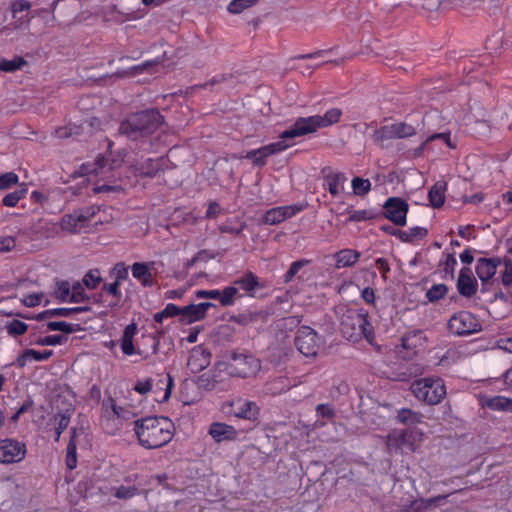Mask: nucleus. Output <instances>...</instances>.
<instances>
[{
  "instance_id": "f257e3e1",
  "label": "nucleus",
  "mask_w": 512,
  "mask_h": 512,
  "mask_svg": "<svg viewBox=\"0 0 512 512\" xmlns=\"http://www.w3.org/2000/svg\"><path fill=\"white\" fill-rule=\"evenodd\" d=\"M341 115L342 111L340 109L332 108L322 116L300 117L289 129L280 134L279 141L248 151L244 158L252 160L256 166H264L267 157L293 146L296 137L314 133L320 128L331 126L340 120Z\"/></svg>"
},
{
  "instance_id": "f03ea898",
  "label": "nucleus",
  "mask_w": 512,
  "mask_h": 512,
  "mask_svg": "<svg viewBox=\"0 0 512 512\" xmlns=\"http://www.w3.org/2000/svg\"><path fill=\"white\" fill-rule=\"evenodd\" d=\"M134 431L142 447L157 449L172 440L174 425L166 417H146L134 422Z\"/></svg>"
},
{
  "instance_id": "7ed1b4c3",
  "label": "nucleus",
  "mask_w": 512,
  "mask_h": 512,
  "mask_svg": "<svg viewBox=\"0 0 512 512\" xmlns=\"http://www.w3.org/2000/svg\"><path fill=\"white\" fill-rule=\"evenodd\" d=\"M161 115L158 111L147 110L130 115L120 125V131L129 137L137 138V134L148 135L160 125Z\"/></svg>"
},
{
  "instance_id": "20e7f679",
  "label": "nucleus",
  "mask_w": 512,
  "mask_h": 512,
  "mask_svg": "<svg viewBox=\"0 0 512 512\" xmlns=\"http://www.w3.org/2000/svg\"><path fill=\"white\" fill-rule=\"evenodd\" d=\"M414 396L430 405L440 403L446 396L444 381L439 377H426L414 381L411 385Z\"/></svg>"
},
{
  "instance_id": "39448f33",
  "label": "nucleus",
  "mask_w": 512,
  "mask_h": 512,
  "mask_svg": "<svg viewBox=\"0 0 512 512\" xmlns=\"http://www.w3.org/2000/svg\"><path fill=\"white\" fill-rule=\"evenodd\" d=\"M423 440L424 433L420 429L394 430L387 436V447L391 452L403 448L414 452Z\"/></svg>"
},
{
  "instance_id": "423d86ee",
  "label": "nucleus",
  "mask_w": 512,
  "mask_h": 512,
  "mask_svg": "<svg viewBox=\"0 0 512 512\" xmlns=\"http://www.w3.org/2000/svg\"><path fill=\"white\" fill-rule=\"evenodd\" d=\"M343 335L349 340H356L364 336L370 343L374 339L373 327L368 321L367 315L363 313H353L348 316L341 324Z\"/></svg>"
},
{
  "instance_id": "0eeeda50",
  "label": "nucleus",
  "mask_w": 512,
  "mask_h": 512,
  "mask_svg": "<svg viewBox=\"0 0 512 512\" xmlns=\"http://www.w3.org/2000/svg\"><path fill=\"white\" fill-rule=\"evenodd\" d=\"M318 333L309 326H301L297 330L295 345L305 357H315L321 345Z\"/></svg>"
},
{
  "instance_id": "6e6552de",
  "label": "nucleus",
  "mask_w": 512,
  "mask_h": 512,
  "mask_svg": "<svg viewBox=\"0 0 512 512\" xmlns=\"http://www.w3.org/2000/svg\"><path fill=\"white\" fill-rule=\"evenodd\" d=\"M481 325L477 318L468 311L454 314L448 321L449 331L458 336L469 335L479 331Z\"/></svg>"
},
{
  "instance_id": "1a4fd4ad",
  "label": "nucleus",
  "mask_w": 512,
  "mask_h": 512,
  "mask_svg": "<svg viewBox=\"0 0 512 512\" xmlns=\"http://www.w3.org/2000/svg\"><path fill=\"white\" fill-rule=\"evenodd\" d=\"M173 384V377L170 374H166L158 381L159 389L163 390V393L161 395L158 394L157 390H153V380L151 378L138 380L134 386V390L141 395L153 391V393L155 394L154 399L157 402L163 403L169 400Z\"/></svg>"
},
{
  "instance_id": "9d476101",
  "label": "nucleus",
  "mask_w": 512,
  "mask_h": 512,
  "mask_svg": "<svg viewBox=\"0 0 512 512\" xmlns=\"http://www.w3.org/2000/svg\"><path fill=\"white\" fill-rule=\"evenodd\" d=\"M27 448L24 442L13 438L0 440V463H19L26 457Z\"/></svg>"
},
{
  "instance_id": "9b49d317",
  "label": "nucleus",
  "mask_w": 512,
  "mask_h": 512,
  "mask_svg": "<svg viewBox=\"0 0 512 512\" xmlns=\"http://www.w3.org/2000/svg\"><path fill=\"white\" fill-rule=\"evenodd\" d=\"M385 217L396 226H405L407 223V214L409 204L400 197H390L383 205Z\"/></svg>"
},
{
  "instance_id": "f8f14e48",
  "label": "nucleus",
  "mask_w": 512,
  "mask_h": 512,
  "mask_svg": "<svg viewBox=\"0 0 512 512\" xmlns=\"http://www.w3.org/2000/svg\"><path fill=\"white\" fill-rule=\"evenodd\" d=\"M416 134V129L410 124L404 122H395L384 125L373 133V139L376 142H383L395 138H406Z\"/></svg>"
},
{
  "instance_id": "ddd939ff",
  "label": "nucleus",
  "mask_w": 512,
  "mask_h": 512,
  "mask_svg": "<svg viewBox=\"0 0 512 512\" xmlns=\"http://www.w3.org/2000/svg\"><path fill=\"white\" fill-rule=\"evenodd\" d=\"M195 295L198 299L218 300L223 307L233 306L237 299L243 297L235 286H226L222 290H198Z\"/></svg>"
},
{
  "instance_id": "4468645a",
  "label": "nucleus",
  "mask_w": 512,
  "mask_h": 512,
  "mask_svg": "<svg viewBox=\"0 0 512 512\" xmlns=\"http://www.w3.org/2000/svg\"><path fill=\"white\" fill-rule=\"evenodd\" d=\"M94 215V208H90L85 212L64 215L60 221V227L63 231L69 233L82 232L86 229Z\"/></svg>"
},
{
  "instance_id": "2eb2a0df",
  "label": "nucleus",
  "mask_w": 512,
  "mask_h": 512,
  "mask_svg": "<svg viewBox=\"0 0 512 512\" xmlns=\"http://www.w3.org/2000/svg\"><path fill=\"white\" fill-rule=\"evenodd\" d=\"M159 266L162 267L163 264L155 261L136 262L131 266V273L143 286L150 287L154 284V278L159 273Z\"/></svg>"
},
{
  "instance_id": "dca6fc26",
  "label": "nucleus",
  "mask_w": 512,
  "mask_h": 512,
  "mask_svg": "<svg viewBox=\"0 0 512 512\" xmlns=\"http://www.w3.org/2000/svg\"><path fill=\"white\" fill-rule=\"evenodd\" d=\"M302 210L299 205H287L274 207L267 210L261 218V222L266 225H276L284 220L293 217Z\"/></svg>"
},
{
  "instance_id": "f3484780",
  "label": "nucleus",
  "mask_w": 512,
  "mask_h": 512,
  "mask_svg": "<svg viewBox=\"0 0 512 512\" xmlns=\"http://www.w3.org/2000/svg\"><path fill=\"white\" fill-rule=\"evenodd\" d=\"M79 173L81 176H87L89 181H91V177H99L102 180H108L111 178V166L107 164L104 157H97V159L90 163H84L81 165L79 169Z\"/></svg>"
},
{
  "instance_id": "a211bd4d",
  "label": "nucleus",
  "mask_w": 512,
  "mask_h": 512,
  "mask_svg": "<svg viewBox=\"0 0 512 512\" xmlns=\"http://www.w3.org/2000/svg\"><path fill=\"white\" fill-rule=\"evenodd\" d=\"M260 368V361L254 356L243 355L234 359L233 373L239 377L246 378L254 376Z\"/></svg>"
},
{
  "instance_id": "6ab92c4d",
  "label": "nucleus",
  "mask_w": 512,
  "mask_h": 512,
  "mask_svg": "<svg viewBox=\"0 0 512 512\" xmlns=\"http://www.w3.org/2000/svg\"><path fill=\"white\" fill-rule=\"evenodd\" d=\"M233 414L237 418L255 421L259 415V407L253 401L238 398L231 402Z\"/></svg>"
},
{
  "instance_id": "aec40b11",
  "label": "nucleus",
  "mask_w": 512,
  "mask_h": 512,
  "mask_svg": "<svg viewBox=\"0 0 512 512\" xmlns=\"http://www.w3.org/2000/svg\"><path fill=\"white\" fill-rule=\"evenodd\" d=\"M426 346V337L423 331L413 330L402 337V347L408 356L417 354Z\"/></svg>"
},
{
  "instance_id": "412c9836",
  "label": "nucleus",
  "mask_w": 512,
  "mask_h": 512,
  "mask_svg": "<svg viewBox=\"0 0 512 512\" xmlns=\"http://www.w3.org/2000/svg\"><path fill=\"white\" fill-rule=\"evenodd\" d=\"M210 364V353L201 346L192 349L187 366L192 373H198L208 367Z\"/></svg>"
},
{
  "instance_id": "4be33fe9",
  "label": "nucleus",
  "mask_w": 512,
  "mask_h": 512,
  "mask_svg": "<svg viewBox=\"0 0 512 512\" xmlns=\"http://www.w3.org/2000/svg\"><path fill=\"white\" fill-rule=\"evenodd\" d=\"M103 407V418L108 421H112L116 427L121 424V419H126L129 411L120 407L116 404V402L109 398L105 400L102 404Z\"/></svg>"
},
{
  "instance_id": "5701e85b",
  "label": "nucleus",
  "mask_w": 512,
  "mask_h": 512,
  "mask_svg": "<svg viewBox=\"0 0 512 512\" xmlns=\"http://www.w3.org/2000/svg\"><path fill=\"white\" fill-rule=\"evenodd\" d=\"M208 433L216 442L235 440L238 436V432L233 426L222 422L212 423Z\"/></svg>"
},
{
  "instance_id": "b1692460",
  "label": "nucleus",
  "mask_w": 512,
  "mask_h": 512,
  "mask_svg": "<svg viewBox=\"0 0 512 512\" xmlns=\"http://www.w3.org/2000/svg\"><path fill=\"white\" fill-rule=\"evenodd\" d=\"M499 258H480L476 264V274L482 282L490 280L497 272L500 265Z\"/></svg>"
},
{
  "instance_id": "393cba45",
  "label": "nucleus",
  "mask_w": 512,
  "mask_h": 512,
  "mask_svg": "<svg viewBox=\"0 0 512 512\" xmlns=\"http://www.w3.org/2000/svg\"><path fill=\"white\" fill-rule=\"evenodd\" d=\"M214 307L213 303L204 302L192 304L182 308V319L187 323H193L205 318L207 311Z\"/></svg>"
},
{
  "instance_id": "a878e982",
  "label": "nucleus",
  "mask_w": 512,
  "mask_h": 512,
  "mask_svg": "<svg viewBox=\"0 0 512 512\" xmlns=\"http://www.w3.org/2000/svg\"><path fill=\"white\" fill-rule=\"evenodd\" d=\"M457 288L461 295L471 297L477 291V282L469 268H462L459 273Z\"/></svg>"
},
{
  "instance_id": "bb28decb",
  "label": "nucleus",
  "mask_w": 512,
  "mask_h": 512,
  "mask_svg": "<svg viewBox=\"0 0 512 512\" xmlns=\"http://www.w3.org/2000/svg\"><path fill=\"white\" fill-rule=\"evenodd\" d=\"M347 177L342 172L330 171L324 176V184L333 197L340 196L344 192Z\"/></svg>"
},
{
  "instance_id": "cd10ccee",
  "label": "nucleus",
  "mask_w": 512,
  "mask_h": 512,
  "mask_svg": "<svg viewBox=\"0 0 512 512\" xmlns=\"http://www.w3.org/2000/svg\"><path fill=\"white\" fill-rule=\"evenodd\" d=\"M231 286H235L238 292L242 290L246 295L253 297L260 287L258 277L252 272H246L243 276L234 280Z\"/></svg>"
},
{
  "instance_id": "c85d7f7f",
  "label": "nucleus",
  "mask_w": 512,
  "mask_h": 512,
  "mask_svg": "<svg viewBox=\"0 0 512 512\" xmlns=\"http://www.w3.org/2000/svg\"><path fill=\"white\" fill-rule=\"evenodd\" d=\"M137 332L138 328L135 323H131L125 327L120 338V347L124 355L132 356L137 353L134 346V337L136 336Z\"/></svg>"
},
{
  "instance_id": "c756f323",
  "label": "nucleus",
  "mask_w": 512,
  "mask_h": 512,
  "mask_svg": "<svg viewBox=\"0 0 512 512\" xmlns=\"http://www.w3.org/2000/svg\"><path fill=\"white\" fill-rule=\"evenodd\" d=\"M392 235L399 238L402 242L414 243L424 239L428 235V230L425 227L414 226L407 230H397Z\"/></svg>"
},
{
  "instance_id": "7c9ffc66",
  "label": "nucleus",
  "mask_w": 512,
  "mask_h": 512,
  "mask_svg": "<svg viewBox=\"0 0 512 512\" xmlns=\"http://www.w3.org/2000/svg\"><path fill=\"white\" fill-rule=\"evenodd\" d=\"M53 354L52 350H43L38 351L34 349H27L21 355L18 356L16 362L19 367L26 366L29 362L36 361H44L50 358Z\"/></svg>"
},
{
  "instance_id": "2f4dec72",
  "label": "nucleus",
  "mask_w": 512,
  "mask_h": 512,
  "mask_svg": "<svg viewBox=\"0 0 512 512\" xmlns=\"http://www.w3.org/2000/svg\"><path fill=\"white\" fill-rule=\"evenodd\" d=\"M447 185L443 181L436 182L429 190L428 199L433 208H440L445 203Z\"/></svg>"
},
{
  "instance_id": "473e14b6",
  "label": "nucleus",
  "mask_w": 512,
  "mask_h": 512,
  "mask_svg": "<svg viewBox=\"0 0 512 512\" xmlns=\"http://www.w3.org/2000/svg\"><path fill=\"white\" fill-rule=\"evenodd\" d=\"M360 257V253L353 249H343L337 252L334 256L336 266L344 268L354 265Z\"/></svg>"
},
{
  "instance_id": "72a5a7b5",
  "label": "nucleus",
  "mask_w": 512,
  "mask_h": 512,
  "mask_svg": "<svg viewBox=\"0 0 512 512\" xmlns=\"http://www.w3.org/2000/svg\"><path fill=\"white\" fill-rule=\"evenodd\" d=\"M482 405L488 407L491 410L512 412V399L504 396L488 398L483 402Z\"/></svg>"
},
{
  "instance_id": "f704fd0d",
  "label": "nucleus",
  "mask_w": 512,
  "mask_h": 512,
  "mask_svg": "<svg viewBox=\"0 0 512 512\" xmlns=\"http://www.w3.org/2000/svg\"><path fill=\"white\" fill-rule=\"evenodd\" d=\"M166 159L161 157L157 159H147L140 167L141 174L146 176H154L159 170L163 169Z\"/></svg>"
},
{
  "instance_id": "c9c22d12",
  "label": "nucleus",
  "mask_w": 512,
  "mask_h": 512,
  "mask_svg": "<svg viewBox=\"0 0 512 512\" xmlns=\"http://www.w3.org/2000/svg\"><path fill=\"white\" fill-rule=\"evenodd\" d=\"M115 270L118 271L117 280L112 283L105 284L103 286V291H105L108 295L119 298L121 296V292L119 290V281L118 280L124 279L126 277L127 269L124 267L123 264H118V265H116Z\"/></svg>"
},
{
  "instance_id": "e433bc0d",
  "label": "nucleus",
  "mask_w": 512,
  "mask_h": 512,
  "mask_svg": "<svg viewBox=\"0 0 512 512\" xmlns=\"http://www.w3.org/2000/svg\"><path fill=\"white\" fill-rule=\"evenodd\" d=\"M25 65H27V61L21 56H15L13 59H0V70L6 73H13L18 70H21Z\"/></svg>"
},
{
  "instance_id": "4c0bfd02",
  "label": "nucleus",
  "mask_w": 512,
  "mask_h": 512,
  "mask_svg": "<svg viewBox=\"0 0 512 512\" xmlns=\"http://www.w3.org/2000/svg\"><path fill=\"white\" fill-rule=\"evenodd\" d=\"M397 419L402 424L413 425L421 423L423 415L420 412L413 411L408 408H402L398 412Z\"/></svg>"
},
{
  "instance_id": "58836bf2",
  "label": "nucleus",
  "mask_w": 512,
  "mask_h": 512,
  "mask_svg": "<svg viewBox=\"0 0 512 512\" xmlns=\"http://www.w3.org/2000/svg\"><path fill=\"white\" fill-rule=\"evenodd\" d=\"M20 189L13 191L11 193L6 194L3 199L2 203L6 207H15L18 202L23 199L27 194V186L26 184L22 183L20 184Z\"/></svg>"
},
{
  "instance_id": "ea45409f",
  "label": "nucleus",
  "mask_w": 512,
  "mask_h": 512,
  "mask_svg": "<svg viewBox=\"0 0 512 512\" xmlns=\"http://www.w3.org/2000/svg\"><path fill=\"white\" fill-rule=\"evenodd\" d=\"M353 193L357 196H364L371 190V182L369 179L354 177L351 181Z\"/></svg>"
},
{
  "instance_id": "a19ab883",
  "label": "nucleus",
  "mask_w": 512,
  "mask_h": 512,
  "mask_svg": "<svg viewBox=\"0 0 512 512\" xmlns=\"http://www.w3.org/2000/svg\"><path fill=\"white\" fill-rule=\"evenodd\" d=\"M66 466L72 470L77 466V446L75 442V434L72 435L66 448Z\"/></svg>"
},
{
  "instance_id": "79ce46f5",
  "label": "nucleus",
  "mask_w": 512,
  "mask_h": 512,
  "mask_svg": "<svg viewBox=\"0 0 512 512\" xmlns=\"http://www.w3.org/2000/svg\"><path fill=\"white\" fill-rule=\"evenodd\" d=\"M258 0H233L229 3L227 9L232 14H239L245 9L254 6Z\"/></svg>"
},
{
  "instance_id": "37998d69",
  "label": "nucleus",
  "mask_w": 512,
  "mask_h": 512,
  "mask_svg": "<svg viewBox=\"0 0 512 512\" xmlns=\"http://www.w3.org/2000/svg\"><path fill=\"white\" fill-rule=\"evenodd\" d=\"M28 325L20 320L14 319L7 323L6 330L11 336H20L27 332Z\"/></svg>"
},
{
  "instance_id": "c03bdc74",
  "label": "nucleus",
  "mask_w": 512,
  "mask_h": 512,
  "mask_svg": "<svg viewBox=\"0 0 512 512\" xmlns=\"http://www.w3.org/2000/svg\"><path fill=\"white\" fill-rule=\"evenodd\" d=\"M440 266L442 267L445 275L453 277L455 268L457 266V259L453 254H446L441 259Z\"/></svg>"
},
{
  "instance_id": "a18cd8bd",
  "label": "nucleus",
  "mask_w": 512,
  "mask_h": 512,
  "mask_svg": "<svg viewBox=\"0 0 512 512\" xmlns=\"http://www.w3.org/2000/svg\"><path fill=\"white\" fill-rule=\"evenodd\" d=\"M19 177L14 172H6L0 175V191L8 190L18 184Z\"/></svg>"
},
{
  "instance_id": "49530a36",
  "label": "nucleus",
  "mask_w": 512,
  "mask_h": 512,
  "mask_svg": "<svg viewBox=\"0 0 512 512\" xmlns=\"http://www.w3.org/2000/svg\"><path fill=\"white\" fill-rule=\"evenodd\" d=\"M72 286L67 281H60L56 284L55 296L61 301H69Z\"/></svg>"
},
{
  "instance_id": "de8ad7c7",
  "label": "nucleus",
  "mask_w": 512,
  "mask_h": 512,
  "mask_svg": "<svg viewBox=\"0 0 512 512\" xmlns=\"http://www.w3.org/2000/svg\"><path fill=\"white\" fill-rule=\"evenodd\" d=\"M87 307H73V308H57L47 311L50 315L53 316H61V317H68L73 314H78L83 311H87Z\"/></svg>"
},
{
  "instance_id": "09e8293b",
  "label": "nucleus",
  "mask_w": 512,
  "mask_h": 512,
  "mask_svg": "<svg viewBox=\"0 0 512 512\" xmlns=\"http://www.w3.org/2000/svg\"><path fill=\"white\" fill-rule=\"evenodd\" d=\"M447 293V287L444 284H435L427 291V298L430 301H437L443 298Z\"/></svg>"
},
{
  "instance_id": "8fccbe9b",
  "label": "nucleus",
  "mask_w": 512,
  "mask_h": 512,
  "mask_svg": "<svg viewBox=\"0 0 512 512\" xmlns=\"http://www.w3.org/2000/svg\"><path fill=\"white\" fill-rule=\"evenodd\" d=\"M47 329L49 331H61L67 334L74 332L73 324L65 321H50L47 323Z\"/></svg>"
},
{
  "instance_id": "3c124183",
  "label": "nucleus",
  "mask_w": 512,
  "mask_h": 512,
  "mask_svg": "<svg viewBox=\"0 0 512 512\" xmlns=\"http://www.w3.org/2000/svg\"><path fill=\"white\" fill-rule=\"evenodd\" d=\"M77 134H79V127L76 125L62 126L55 130V136L59 139L68 138Z\"/></svg>"
},
{
  "instance_id": "603ef678",
  "label": "nucleus",
  "mask_w": 512,
  "mask_h": 512,
  "mask_svg": "<svg viewBox=\"0 0 512 512\" xmlns=\"http://www.w3.org/2000/svg\"><path fill=\"white\" fill-rule=\"evenodd\" d=\"M86 298L84 286L80 283H74L71 289L69 302L79 303Z\"/></svg>"
},
{
  "instance_id": "864d4df0",
  "label": "nucleus",
  "mask_w": 512,
  "mask_h": 512,
  "mask_svg": "<svg viewBox=\"0 0 512 512\" xmlns=\"http://www.w3.org/2000/svg\"><path fill=\"white\" fill-rule=\"evenodd\" d=\"M65 340L62 335H47L38 339L37 344L43 346H57L61 345Z\"/></svg>"
},
{
  "instance_id": "5fc2aeb1",
  "label": "nucleus",
  "mask_w": 512,
  "mask_h": 512,
  "mask_svg": "<svg viewBox=\"0 0 512 512\" xmlns=\"http://www.w3.org/2000/svg\"><path fill=\"white\" fill-rule=\"evenodd\" d=\"M501 282L504 286H509L512 283V260L504 259V270L501 273Z\"/></svg>"
},
{
  "instance_id": "6e6d98bb",
  "label": "nucleus",
  "mask_w": 512,
  "mask_h": 512,
  "mask_svg": "<svg viewBox=\"0 0 512 512\" xmlns=\"http://www.w3.org/2000/svg\"><path fill=\"white\" fill-rule=\"evenodd\" d=\"M138 489L134 486H120L116 489L115 496L118 499H130L138 494Z\"/></svg>"
},
{
  "instance_id": "4d7b16f0",
  "label": "nucleus",
  "mask_w": 512,
  "mask_h": 512,
  "mask_svg": "<svg viewBox=\"0 0 512 512\" xmlns=\"http://www.w3.org/2000/svg\"><path fill=\"white\" fill-rule=\"evenodd\" d=\"M373 218V212L371 210H353L350 213L349 221L361 222L370 220Z\"/></svg>"
},
{
  "instance_id": "13d9d810",
  "label": "nucleus",
  "mask_w": 512,
  "mask_h": 512,
  "mask_svg": "<svg viewBox=\"0 0 512 512\" xmlns=\"http://www.w3.org/2000/svg\"><path fill=\"white\" fill-rule=\"evenodd\" d=\"M308 264L307 260H299L295 261L291 264L288 271L285 273V282H290L293 277L306 265Z\"/></svg>"
},
{
  "instance_id": "bf43d9fd",
  "label": "nucleus",
  "mask_w": 512,
  "mask_h": 512,
  "mask_svg": "<svg viewBox=\"0 0 512 512\" xmlns=\"http://www.w3.org/2000/svg\"><path fill=\"white\" fill-rule=\"evenodd\" d=\"M101 277L98 270H93L84 276V285L88 288L94 289L100 283Z\"/></svg>"
},
{
  "instance_id": "052dcab7",
  "label": "nucleus",
  "mask_w": 512,
  "mask_h": 512,
  "mask_svg": "<svg viewBox=\"0 0 512 512\" xmlns=\"http://www.w3.org/2000/svg\"><path fill=\"white\" fill-rule=\"evenodd\" d=\"M44 299L43 293H31L25 295L22 299V303L27 307H35L42 303Z\"/></svg>"
},
{
  "instance_id": "680f3d73",
  "label": "nucleus",
  "mask_w": 512,
  "mask_h": 512,
  "mask_svg": "<svg viewBox=\"0 0 512 512\" xmlns=\"http://www.w3.org/2000/svg\"><path fill=\"white\" fill-rule=\"evenodd\" d=\"M30 8L31 4L27 0H15L11 5V11L14 17L20 12L28 11Z\"/></svg>"
},
{
  "instance_id": "e2e57ef3",
  "label": "nucleus",
  "mask_w": 512,
  "mask_h": 512,
  "mask_svg": "<svg viewBox=\"0 0 512 512\" xmlns=\"http://www.w3.org/2000/svg\"><path fill=\"white\" fill-rule=\"evenodd\" d=\"M69 418L65 415H61L58 420L57 427L55 428V441H59V438L63 431L68 427L69 425Z\"/></svg>"
},
{
  "instance_id": "0e129e2a",
  "label": "nucleus",
  "mask_w": 512,
  "mask_h": 512,
  "mask_svg": "<svg viewBox=\"0 0 512 512\" xmlns=\"http://www.w3.org/2000/svg\"><path fill=\"white\" fill-rule=\"evenodd\" d=\"M16 245L15 239L11 236L0 237V252L12 250Z\"/></svg>"
},
{
  "instance_id": "69168bd1",
  "label": "nucleus",
  "mask_w": 512,
  "mask_h": 512,
  "mask_svg": "<svg viewBox=\"0 0 512 512\" xmlns=\"http://www.w3.org/2000/svg\"><path fill=\"white\" fill-rule=\"evenodd\" d=\"M16 245L15 239L11 236L0 237V252L12 250Z\"/></svg>"
},
{
  "instance_id": "338daca9",
  "label": "nucleus",
  "mask_w": 512,
  "mask_h": 512,
  "mask_svg": "<svg viewBox=\"0 0 512 512\" xmlns=\"http://www.w3.org/2000/svg\"><path fill=\"white\" fill-rule=\"evenodd\" d=\"M164 311V314L166 316V318H171V317H174V316H177V315H181L182 316V308H179L177 305H175L174 303H168L165 308L163 309Z\"/></svg>"
},
{
  "instance_id": "774afa93",
  "label": "nucleus",
  "mask_w": 512,
  "mask_h": 512,
  "mask_svg": "<svg viewBox=\"0 0 512 512\" xmlns=\"http://www.w3.org/2000/svg\"><path fill=\"white\" fill-rule=\"evenodd\" d=\"M498 347L506 352L512 353V337L501 338L498 341Z\"/></svg>"
}]
</instances>
